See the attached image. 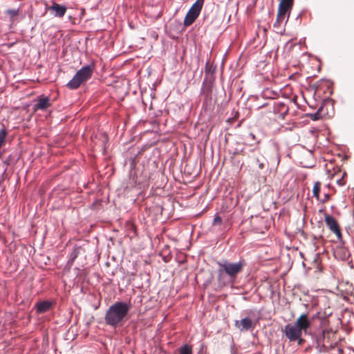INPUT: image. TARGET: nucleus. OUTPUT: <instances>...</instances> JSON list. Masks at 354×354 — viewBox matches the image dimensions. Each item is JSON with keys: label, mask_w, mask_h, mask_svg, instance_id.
<instances>
[{"label": "nucleus", "mask_w": 354, "mask_h": 354, "mask_svg": "<svg viewBox=\"0 0 354 354\" xmlns=\"http://www.w3.org/2000/svg\"><path fill=\"white\" fill-rule=\"evenodd\" d=\"M217 282L219 287L223 288L232 286L238 277L242 272L245 266V259H240L237 262L223 260L218 262Z\"/></svg>", "instance_id": "nucleus-1"}, {"label": "nucleus", "mask_w": 354, "mask_h": 354, "mask_svg": "<svg viewBox=\"0 0 354 354\" xmlns=\"http://www.w3.org/2000/svg\"><path fill=\"white\" fill-rule=\"evenodd\" d=\"M130 309V304L122 301L115 302L105 313V323L114 328L122 326L127 319V315Z\"/></svg>", "instance_id": "nucleus-2"}, {"label": "nucleus", "mask_w": 354, "mask_h": 354, "mask_svg": "<svg viewBox=\"0 0 354 354\" xmlns=\"http://www.w3.org/2000/svg\"><path fill=\"white\" fill-rule=\"evenodd\" d=\"M94 65H87L83 66L77 71L71 80H70L66 86L72 90L78 88L81 84L88 81L92 76L94 71Z\"/></svg>", "instance_id": "nucleus-3"}, {"label": "nucleus", "mask_w": 354, "mask_h": 354, "mask_svg": "<svg viewBox=\"0 0 354 354\" xmlns=\"http://www.w3.org/2000/svg\"><path fill=\"white\" fill-rule=\"evenodd\" d=\"M204 0H196L188 10L184 19L183 24L185 26H191L198 18L202 10Z\"/></svg>", "instance_id": "nucleus-4"}, {"label": "nucleus", "mask_w": 354, "mask_h": 354, "mask_svg": "<svg viewBox=\"0 0 354 354\" xmlns=\"http://www.w3.org/2000/svg\"><path fill=\"white\" fill-rule=\"evenodd\" d=\"M283 332L290 342L297 341L302 335V331L295 324H288L285 326Z\"/></svg>", "instance_id": "nucleus-5"}, {"label": "nucleus", "mask_w": 354, "mask_h": 354, "mask_svg": "<svg viewBox=\"0 0 354 354\" xmlns=\"http://www.w3.org/2000/svg\"><path fill=\"white\" fill-rule=\"evenodd\" d=\"M296 326L302 332L306 333L310 328L311 321L309 319L308 313L300 315L295 322Z\"/></svg>", "instance_id": "nucleus-6"}, {"label": "nucleus", "mask_w": 354, "mask_h": 354, "mask_svg": "<svg viewBox=\"0 0 354 354\" xmlns=\"http://www.w3.org/2000/svg\"><path fill=\"white\" fill-rule=\"evenodd\" d=\"M325 223L328 228L335 233L338 239H342V233L337 221L331 216H325Z\"/></svg>", "instance_id": "nucleus-7"}, {"label": "nucleus", "mask_w": 354, "mask_h": 354, "mask_svg": "<svg viewBox=\"0 0 354 354\" xmlns=\"http://www.w3.org/2000/svg\"><path fill=\"white\" fill-rule=\"evenodd\" d=\"M290 12V10L279 8L277 19L273 25L274 28H279L283 23H286L288 20Z\"/></svg>", "instance_id": "nucleus-8"}, {"label": "nucleus", "mask_w": 354, "mask_h": 354, "mask_svg": "<svg viewBox=\"0 0 354 354\" xmlns=\"http://www.w3.org/2000/svg\"><path fill=\"white\" fill-rule=\"evenodd\" d=\"M267 162L264 156L259 151H254V154L252 156V162L254 165H257L258 168L261 170L265 168V163Z\"/></svg>", "instance_id": "nucleus-9"}, {"label": "nucleus", "mask_w": 354, "mask_h": 354, "mask_svg": "<svg viewBox=\"0 0 354 354\" xmlns=\"http://www.w3.org/2000/svg\"><path fill=\"white\" fill-rule=\"evenodd\" d=\"M48 10L53 13L55 17L62 18L66 14L67 8L65 6L53 2L52 6L48 7Z\"/></svg>", "instance_id": "nucleus-10"}, {"label": "nucleus", "mask_w": 354, "mask_h": 354, "mask_svg": "<svg viewBox=\"0 0 354 354\" xmlns=\"http://www.w3.org/2000/svg\"><path fill=\"white\" fill-rule=\"evenodd\" d=\"M51 106L48 97H41L38 99L37 103L35 105V110H46Z\"/></svg>", "instance_id": "nucleus-11"}, {"label": "nucleus", "mask_w": 354, "mask_h": 354, "mask_svg": "<svg viewBox=\"0 0 354 354\" xmlns=\"http://www.w3.org/2000/svg\"><path fill=\"white\" fill-rule=\"evenodd\" d=\"M235 326L240 328L241 330H248L252 326V322L250 318H244L241 321H236Z\"/></svg>", "instance_id": "nucleus-12"}, {"label": "nucleus", "mask_w": 354, "mask_h": 354, "mask_svg": "<svg viewBox=\"0 0 354 354\" xmlns=\"http://www.w3.org/2000/svg\"><path fill=\"white\" fill-rule=\"evenodd\" d=\"M52 306V302L42 301L36 304L35 307L38 313H44L48 311Z\"/></svg>", "instance_id": "nucleus-13"}, {"label": "nucleus", "mask_w": 354, "mask_h": 354, "mask_svg": "<svg viewBox=\"0 0 354 354\" xmlns=\"http://www.w3.org/2000/svg\"><path fill=\"white\" fill-rule=\"evenodd\" d=\"M294 0H280L279 8L291 10Z\"/></svg>", "instance_id": "nucleus-14"}, {"label": "nucleus", "mask_w": 354, "mask_h": 354, "mask_svg": "<svg viewBox=\"0 0 354 354\" xmlns=\"http://www.w3.org/2000/svg\"><path fill=\"white\" fill-rule=\"evenodd\" d=\"M322 183L319 181H317L315 183L313 188V195L317 200H319V192L321 190Z\"/></svg>", "instance_id": "nucleus-15"}, {"label": "nucleus", "mask_w": 354, "mask_h": 354, "mask_svg": "<svg viewBox=\"0 0 354 354\" xmlns=\"http://www.w3.org/2000/svg\"><path fill=\"white\" fill-rule=\"evenodd\" d=\"M179 354H192V348L189 346L185 344L180 348Z\"/></svg>", "instance_id": "nucleus-16"}, {"label": "nucleus", "mask_w": 354, "mask_h": 354, "mask_svg": "<svg viewBox=\"0 0 354 354\" xmlns=\"http://www.w3.org/2000/svg\"><path fill=\"white\" fill-rule=\"evenodd\" d=\"M277 107L279 109V111H281L282 114H286L288 111V108L282 102H277L276 104Z\"/></svg>", "instance_id": "nucleus-17"}, {"label": "nucleus", "mask_w": 354, "mask_h": 354, "mask_svg": "<svg viewBox=\"0 0 354 354\" xmlns=\"http://www.w3.org/2000/svg\"><path fill=\"white\" fill-rule=\"evenodd\" d=\"M345 176H346V173L344 172L342 174L341 178L336 179V183L337 185H339V186H344L346 184V181L344 179Z\"/></svg>", "instance_id": "nucleus-18"}, {"label": "nucleus", "mask_w": 354, "mask_h": 354, "mask_svg": "<svg viewBox=\"0 0 354 354\" xmlns=\"http://www.w3.org/2000/svg\"><path fill=\"white\" fill-rule=\"evenodd\" d=\"M222 218L218 216V215H216L214 218V221H213V225H220L222 224Z\"/></svg>", "instance_id": "nucleus-19"}, {"label": "nucleus", "mask_w": 354, "mask_h": 354, "mask_svg": "<svg viewBox=\"0 0 354 354\" xmlns=\"http://www.w3.org/2000/svg\"><path fill=\"white\" fill-rule=\"evenodd\" d=\"M7 12L12 17H15L18 15V10L15 9L8 10Z\"/></svg>", "instance_id": "nucleus-20"}, {"label": "nucleus", "mask_w": 354, "mask_h": 354, "mask_svg": "<svg viewBox=\"0 0 354 354\" xmlns=\"http://www.w3.org/2000/svg\"><path fill=\"white\" fill-rule=\"evenodd\" d=\"M330 198V195L328 194H324V197L323 199H321L320 201L323 203L327 202Z\"/></svg>", "instance_id": "nucleus-21"}, {"label": "nucleus", "mask_w": 354, "mask_h": 354, "mask_svg": "<svg viewBox=\"0 0 354 354\" xmlns=\"http://www.w3.org/2000/svg\"><path fill=\"white\" fill-rule=\"evenodd\" d=\"M319 113H316L313 115H311V118L313 120H317L319 118Z\"/></svg>", "instance_id": "nucleus-22"}, {"label": "nucleus", "mask_w": 354, "mask_h": 354, "mask_svg": "<svg viewBox=\"0 0 354 354\" xmlns=\"http://www.w3.org/2000/svg\"><path fill=\"white\" fill-rule=\"evenodd\" d=\"M297 341H298V344H299V345H301V344L303 343L304 339H303L301 338V337H299V339H298Z\"/></svg>", "instance_id": "nucleus-23"}, {"label": "nucleus", "mask_w": 354, "mask_h": 354, "mask_svg": "<svg viewBox=\"0 0 354 354\" xmlns=\"http://www.w3.org/2000/svg\"><path fill=\"white\" fill-rule=\"evenodd\" d=\"M325 333H326V330H323V338H324V342L325 341Z\"/></svg>", "instance_id": "nucleus-24"}]
</instances>
